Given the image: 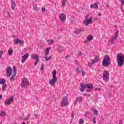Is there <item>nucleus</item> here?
Segmentation results:
<instances>
[{
    "mask_svg": "<svg viewBox=\"0 0 124 124\" xmlns=\"http://www.w3.org/2000/svg\"><path fill=\"white\" fill-rule=\"evenodd\" d=\"M71 117L72 118V119L71 120V121L73 120V118H74V113H72L71 114Z\"/></svg>",
    "mask_w": 124,
    "mask_h": 124,
    "instance_id": "nucleus-42",
    "label": "nucleus"
},
{
    "mask_svg": "<svg viewBox=\"0 0 124 124\" xmlns=\"http://www.w3.org/2000/svg\"><path fill=\"white\" fill-rule=\"evenodd\" d=\"M57 74V70H54L52 72V79L49 80V83L50 86H54L56 85L57 81H58V78L56 76Z\"/></svg>",
    "mask_w": 124,
    "mask_h": 124,
    "instance_id": "nucleus-2",
    "label": "nucleus"
},
{
    "mask_svg": "<svg viewBox=\"0 0 124 124\" xmlns=\"http://www.w3.org/2000/svg\"><path fill=\"white\" fill-rule=\"evenodd\" d=\"M42 11L43 12H45V11H46V9H45V7L42 8Z\"/></svg>",
    "mask_w": 124,
    "mask_h": 124,
    "instance_id": "nucleus-41",
    "label": "nucleus"
},
{
    "mask_svg": "<svg viewBox=\"0 0 124 124\" xmlns=\"http://www.w3.org/2000/svg\"><path fill=\"white\" fill-rule=\"evenodd\" d=\"M111 64V59L108 55L104 56L102 62V65L108 67Z\"/></svg>",
    "mask_w": 124,
    "mask_h": 124,
    "instance_id": "nucleus-1",
    "label": "nucleus"
},
{
    "mask_svg": "<svg viewBox=\"0 0 124 124\" xmlns=\"http://www.w3.org/2000/svg\"><path fill=\"white\" fill-rule=\"evenodd\" d=\"M36 0V1H37V0Z\"/></svg>",
    "mask_w": 124,
    "mask_h": 124,
    "instance_id": "nucleus-61",
    "label": "nucleus"
},
{
    "mask_svg": "<svg viewBox=\"0 0 124 124\" xmlns=\"http://www.w3.org/2000/svg\"><path fill=\"white\" fill-rule=\"evenodd\" d=\"M51 44H53V43H54V40H51Z\"/></svg>",
    "mask_w": 124,
    "mask_h": 124,
    "instance_id": "nucleus-51",
    "label": "nucleus"
},
{
    "mask_svg": "<svg viewBox=\"0 0 124 124\" xmlns=\"http://www.w3.org/2000/svg\"><path fill=\"white\" fill-rule=\"evenodd\" d=\"M119 124H123V121L122 120L119 121Z\"/></svg>",
    "mask_w": 124,
    "mask_h": 124,
    "instance_id": "nucleus-49",
    "label": "nucleus"
},
{
    "mask_svg": "<svg viewBox=\"0 0 124 124\" xmlns=\"http://www.w3.org/2000/svg\"><path fill=\"white\" fill-rule=\"evenodd\" d=\"M11 2L12 9H13V10H15V8L16 7V3H15V0H11Z\"/></svg>",
    "mask_w": 124,
    "mask_h": 124,
    "instance_id": "nucleus-17",
    "label": "nucleus"
},
{
    "mask_svg": "<svg viewBox=\"0 0 124 124\" xmlns=\"http://www.w3.org/2000/svg\"><path fill=\"white\" fill-rule=\"evenodd\" d=\"M0 84L1 85H5V79L3 78L2 80L0 79Z\"/></svg>",
    "mask_w": 124,
    "mask_h": 124,
    "instance_id": "nucleus-25",
    "label": "nucleus"
},
{
    "mask_svg": "<svg viewBox=\"0 0 124 124\" xmlns=\"http://www.w3.org/2000/svg\"><path fill=\"white\" fill-rule=\"evenodd\" d=\"M6 113L4 111H1L0 114V116L1 117H3V116H5Z\"/></svg>",
    "mask_w": 124,
    "mask_h": 124,
    "instance_id": "nucleus-28",
    "label": "nucleus"
},
{
    "mask_svg": "<svg viewBox=\"0 0 124 124\" xmlns=\"http://www.w3.org/2000/svg\"><path fill=\"white\" fill-rule=\"evenodd\" d=\"M6 87H7V85L6 84H3L2 85V91H5V88H6Z\"/></svg>",
    "mask_w": 124,
    "mask_h": 124,
    "instance_id": "nucleus-30",
    "label": "nucleus"
},
{
    "mask_svg": "<svg viewBox=\"0 0 124 124\" xmlns=\"http://www.w3.org/2000/svg\"><path fill=\"white\" fill-rule=\"evenodd\" d=\"M41 70H42V71L44 70V64H42L41 67Z\"/></svg>",
    "mask_w": 124,
    "mask_h": 124,
    "instance_id": "nucleus-37",
    "label": "nucleus"
},
{
    "mask_svg": "<svg viewBox=\"0 0 124 124\" xmlns=\"http://www.w3.org/2000/svg\"><path fill=\"white\" fill-rule=\"evenodd\" d=\"M15 76H16V75L13 74V75L12 76V77H11V78H10V81H13V80H14V79H15L14 77H15Z\"/></svg>",
    "mask_w": 124,
    "mask_h": 124,
    "instance_id": "nucleus-32",
    "label": "nucleus"
},
{
    "mask_svg": "<svg viewBox=\"0 0 124 124\" xmlns=\"http://www.w3.org/2000/svg\"><path fill=\"white\" fill-rule=\"evenodd\" d=\"M78 55L82 57V56H83V53H82V52H79Z\"/></svg>",
    "mask_w": 124,
    "mask_h": 124,
    "instance_id": "nucleus-46",
    "label": "nucleus"
},
{
    "mask_svg": "<svg viewBox=\"0 0 124 124\" xmlns=\"http://www.w3.org/2000/svg\"><path fill=\"white\" fill-rule=\"evenodd\" d=\"M77 100L76 99V100L74 102V105H76L77 104Z\"/></svg>",
    "mask_w": 124,
    "mask_h": 124,
    "instance_id": "nucleus-48",
    "label": "nucleus"
},
{
    "mask_svg": "<svg viewBox=\"0 0 124 124\" xmlns=\"http://www.w3.org/2000/svg\"><path fill=\"white\" fill-rule=\"evenodd\" d=\"M15 124H17V123H16Z\"/></svg>",
    "mask_w": 124,
    "mask_h": 124,
    "instance_id": "nucleus-62",
    "label": "nucleus"
},
{
    "mask_svg": "<svg viewBox=\"0 0 124 124\" xmlns=\"http://www.w3.org/2000/svg\"><path fill=\"white\" fill-rule=\"evenodd\" d=\"M84 95H85V96H91V94L85 93Z\"/></svg>",
    "mask_w": 124,
    "mask_h": 124,
    "instance_id": "nucleus-45",
    "label": "nucleus"
},
{
    "mask_svg": "<svg viewBox=\"0 0 124 124\" xmlns=\"http://www.w3.org/2000/svg\"><path fill=\"white\" fill-rule=\"evenodd\" d=\"M13 37H16V36H14Z\"/></svg>",
    "mask_w": 124,
    "mask_h": 124,
    "instance_id": "nucleus-60",
    "label": "nucleus"
},
{
    "mask_svg": "<svg viewBox=\"0 0 124 124\" xmlns=\"http://www.w3.org/2000/svg\"><path fill=\"white\" fill-rule=\"evenodd\" d=\"M67 2V0H63L62 3V6L64 7L66 4Z\"/></svg>",
    "mask_w": 124,
    "mask_h": 124,
    "instance_id": "nucleus-29",
    "label": "nucleus"
},
{
    "mask_svg": "<svg viewBox=\"0 0 124 124\" xmlns=\"http://www.w3.org/2000/svg\"><path fill=\"white\" fill-rule=\"evenodd\" d=\"M63 50V47L61 46H59L57 48V51L59 52V53H62Z\"/></svg>",
    "mask_w": 124,
    "mask_h": 124,
    "instance_id": "nucleus-19",
    "label": "nucleus"
},
{
    "mask_svg": "<svg viewBox=\"0 0 124 124\" xmlns=\"http://www.w3.org/2000/svg\"><path fill=\"white\" fill-rule=\"evenodd\" d=\"M81 72L82 76H85V75L86 74V72H85V71H84V70H81Z\"/></svg>",
    "mask_w": 124,
    "mask_h": 124,
    "instance_id": "nucleus-36",
    "label": "nucleus"
},
{
    "mask_svg": "<svg viewBox=\"0 0 124 124\" xmlns=\"http://www.w3.org/2000/svg\"><path fill=\"white\" fill-rule=\"evenodd\" d=\"M0 55H3V51H0Z\"/></svg>",
    "mask_w": 124,
    "mask_h": 124,
    "instance_id": "nucleus-47",
    "label": "nucleus"
},
{
    "mask_svg": "<svg viewBox=\"0 0 124 124\" xmlns=\"http://www.w3.org/2000/svg\"><path fill=\"white\" fill-rule=\"evenodd\" d=\"M92 21H93V17H91L90 19H86L85 21L83 22V23L85 26H89V24H90V23H91Z\"/></svg>",
    "mask_w": 124,
    "mask_h": 124,
    "instance_id": "nucleus-15",
    "label": "nucleus"
},
{
    "mask_svg": "<svg viewBox=\"0 0 124 124\" xmlns=\"http://www.w3.org/2000/svg\"><path fill=\"white\" fill-rule=\"evenodd\" d=\"M91 8H95V9H98V5L96 3H95L94 4L91 5Z\"/></svg>",
    "mask_w": 124,
    "mask_h": 124,
    "instance_id": "nucleus-18",
    "label": "nucleus"
},
{
    "mask_svg": "<svg viewBox=\"0 0 124 124\" xmlns=\"http://www.w3.org/2000/svg\"><path fill=\"white\" fill-rule=\"evenodd\" d=\"M69 57V55H67L66 56L65 58L67 59V58H68Z\"/></svg>",
    "mask_w": 124,
    "mask_h": 124,
    "instance_id": "nucleus-54",
    "label": "nucleus"
},
{
    "mask_svg": "<svg viewBox=\"0 0 124 124\" xmlns=\"http://www.w3.org/2000/svg\"><path fill=\"white\" fill-rule=\"evenodd\" d=\"M117 58L118 65L121 67L124 63V57L123 56L122 54H118Z\"/></svg>",
    "mask_w": 124,
    "mask_h": 124,
    "instance_id": "nucleus-4",
    "label": "nucleus"
},
{
    "mask_svg": "<svg viewBox=\"0 0 124 124\" xmlns=\"http://www.w3.org/2000/svg\"><path fill=\"white\" fill-rule=\"evenodd\" d=\"M81 31H82V30H79V29H76L74 32L75 34H79L81 33Z\"/></svg>",
    "mask_w": 124,
    "mask_h": 124,
    "instance_id": "nucleus-20",
    "label": "nucleus"
},
{
    "mask_svg": "<svg viewBox=\"0 0 124 124\" xmlns=\"http://www.w3.org/2000/svg\"><path fill=\"white\" fill-rule=\"evenodd\" d=\"M119 31H120L119 30H116V31L114 34V36L112 37V38L108 42V43L109 44H110V45H113V44H114L115 40H117Z\"/></svg>",
    "mask_w": 124,
    "mask_h": 124,
    "instance_id": "nucleus-5",
    "label": "nucleus"
},
{
    "mask_svg": "<svg viewBox=\"0 0 124 124\" xmlns=\"http://www.w3.org/2000/svg\"><path fill=\"white\" fill-rule=\"evenodd\" d=\"M93 39V37L92 35L88 36L87 37V41H92Z\"/></svg>",
    "mask_w": 124,
    "mask_h": 124,
    "instance_id": "nucleus-22",
    "label": "nucleus"
},
{
    "mask_svg": "<svg viewBox=\"0 0 124 124\" xmlns=\"http://www.w3.org/2000/svg\"><path fill=\"white\" fill-rule=\"evenodd\" d=\"M25 86L29 87V81L28 80V79H27V78H24L22 80V84L21 85V87L22 88H24Z\"/></svg>",
    "mask_w": 124,
    "mask_h": 124,
    "instance_id": "nucleus-10",
    "label": "nucleus"
},
{
    "mask_svg": "<svg viewBox=\"0 0 124 124\" xmlns=\"http://www.w3.org/2000/svg\"><path fill=\"white\" fill-rule=\"evenodd\" d=\"M7 14H8L9 16H10V14H9V12H8V13H7Z\"/></svg>",
    "mask_w": 124,
    "mask_h": 124,
    "instance_id": "nucleus-55",
    "label": "nucleus"
},
{
    "mask_svg": "<svg viewBox=\"0 0 124 124\" xmlns=\"http://www.w3.org/2000/svg\"><path fill=\"white\" fill-rule=\"evenodd\" d=\"M34 116L35 117V118H37V114H34Z\"/></svg>",
    "mask_w": 124,
    "mask_h": 124,
    "instance_id": "nucleus-53",
    "label": "nucleus"
},
{
    "mask_svg": "<svg viewBox=\"0 0 124 124\" xmlns=\"http://www.w3.org/2000/svg\"><path fill=\"white\" fill-rule=\"evenodd\" d=\"M109 72L105 71L103 75V79L104 81H108L109 80Z\"/></svg>",
    "mask_w": 124,
    "mask_h": 124,
    "instance_id": "nucleus-8",
    "label": "nucleus"
},
{
    "mask_svg": "<svg viewBox=\"0 0 124 124\" xmlns=\"http://www.w3.org/2000/svg\"><path fill=\"white\" fill-rule=\"evenodd\" d=\"M14 101V97L12 96L9 99L5 101V105H10L12 102Z\"/></svg>",
    "mask_w": 124,
    "mask_h": 124,
    "instance_id": "nucleus-12",
    "label": "nucleus"
},
{
    "mask_svg": "<svg viewBox=\"0 0 124 124\" xmlns=\"http://www.w3.org/2000/svg\"><path fill=\"white\" fill-rule=\"evenodd\" d=\"M8 54L10 55V56H11L12 54H13V49L12 48H10L8 50Z\"/></svg>",
    "mask_w": 124,
    "mask_h": 124,
    "instance_id": "nucleus-24",
    "label": "nucleus"
},
{
    "mask_svg": "<svg viewBox=\"0 0 124 124\" xmlns=\"http://www.w3.org/2000/svg\"><path fill=\"white\" fill-rule=\"evenodd\" d=\"M6 75L7 77H10L12 75V68L11 67L9 66L7 68Z\"/></svg>",
    "mask_w": 124,
    "mask_h": 124,
    "instance_id": "nucleus-11",
    "label": "nucleus"
},
{
    "mask_svg": "<svg viewBox=\"0 0 124 124\" xmlns=\"http://www.w3.org/2000/svg\"><path fill=\"white\" fill-rule=\"evenodd\" d=\"M68 104V99L67 97H63L62 99V101L61 103V106L62 107L63 106H66Z\"/></svg>",
    "mask_w": 124,
    "mask_h": 124,
    "instance_id": "nucleus-7",
    "label": "nucleus"
},
{
    "mask_svg": "<svg viewBox=\"0 0 124 124\" xmlns=\"http://www.w3.org/2000/svg\"><path fill=\"white\" fill-rule=\"evenodd\" d=\"M89 115H91V113L90 111H87L85 114V117H86V118H88V116H89Z\"/></svg>",
    "mask_w": 124,
    "mask_h": 124,
    "instance_id": "nucleus-31",
    "label": "nucleus"
},
{
    "mask_svg": "<svg viewBox=\"0 0 124 124\" xmlns=\"http://www.w3.org/2000/svg\"><path fill=\"white\" fill-rule=\"evenodd\" d=\"M76 70L78 73H81V71H80V69H79V68H77Z\"/></svg>",
    "mask_w": 124,
    "mask_h": 124,
    "instance_id": "nucleus-40",
    "label": "nucleus"
},
{
    "mask_svg": "<svg viewBox=\"0 0 124 124\" xmlns=\"http://www.w3.org/2000/svg\"><path fill=\"white\" fill-rule=\"evenodd\" d=\"M45 59L46 61H51V60H52V57H47V56H45Z\"/></svg>",
    "mask_w": 124,
    "mask_h": 124,
    "instance_id": "nucleus-27",
    "label": "nucleus"
},
{
    "mask_svg": "<svg viewBox=\"0 0 124 124\" xmlns=\"http://www.w3.org/2000/svg\"><path fill=\"white\" fill-rule=\"evenodd\" d=\"M24 120L27 121V120H28V118H27V117H26V118H24Z\"/></svg>",
    "mask_w": 124,
    "mask_h": 124,
    "instance_id": "nucleus-56",
    "label": "nucleus"
},
{
    "mask_svg": "<svg viewBox=\"0 0 124 124\" xmlns=\"http://www.w3.org/2000/svg\"><path fill=\"white\" fill-rule=\"evenodd\" d=\"M1 58H2V55H0V59H1Z\"/></svg>",
    "mask_w": 124,
    "mask_h": 124,
    "instance_id": "nucleus-57",
    "label": "nucleus"
},
{
    "mask_svg": "<svg viewBox=\"0 0 124 124\" xmlns=\"http://www.w3.org/2000/svg\"><path fill=\"white\" fill-rule=\"evenodd\" d=\"M13 74L14 75H16V73H17V68L16 66H14L13 68Z\"/></svg>",
    "mask_w": 124,
    "mask_h": 124,
    "instance_id": "nucleus-21",
    "label": "nucleus"
},
{
    "mask_svg": "<svg viewBox=\"0 0 124 124\" xmlns=\"http://www.w3.org/2000/svg\"><path fill=\"white\" fill-rule=\"evenodd\" d=\"M50 50V48H47L46 50V53L45 54V56H48L49 55V50Z\"/></svg>",
    "mask_w": 124,
    "mask_h": 124,
    "instance_id": "nucleus-26",
    "label": "nucleus"
},
{
    "mask_svg": "<svg viewBox=\"0 0 124 124\" xmlns=\"http://www.w3.org/2000/svg\"><path fill=\"white\" fill-rule=\"evenodd\" d=\"M2 99V95H0V100Z\"/></svg>",
    "mask_w": 124,
    "mask_h": 124,
    "instance_id": "nucleus-50",
    "label": "nucleus"
},
{
    "mask_svg": "<svg viewBox=\"0 0 124 124\" xmlns=\"http://www.w3.org/2000/svg\"><path fill=\"white\" fill-rule=\"evenodd\" d=\"M93 113L96 116H97V114H98V111L96 109H93Z\"/></svg>",
    "mask_w": 124,
    "mask_h": 124,
    "instance_id": "nucleus-34",
    "label": "nucleus"
},
{
    "mask_svg": "<svg viewBox=\"0 0 124 124\" xmlns=\"http://www.w3.org/2000/svg\"><path fill=\"white\" fill-rule=\"evenodd\" d=\"M92 90H93V89L88 88V89L86 90V92L87 93L91 92H92Z\"/></svg>",
    "mask_w": 124,
    "mask_h": 124,
    "instance_id": "nucleus-39",
    "label": "nucleus"
},
{
    "mask_svg": "<svg viewBox=\"0 0 124 124\" xmlns=\"http://www.w3.org/2000/svg\"><path fill=\"white\" fill-rule=\"evenodd\" d=\"M31 59H33V60H35L36 61L34 64V66H36L37 63L39 62V56L37 55V54H31Z\"/></svg>",
    "mask_w": 124,
    "mask_h": 124,
    "instance_id": "nucleus-6",
    "label": "nucleus"
},
{
    "mask_svg": "<svg viewBox=\"0 0 124 124\" xmlns=\"http://www.w3.org/2000/svg\"><path fill=\"white\" fill-rule=\"evenodd\" d=\"M80 87V91L81 93H84L85 89H86V88L88 89H93V85L92 83L83 84V83H81Z\"/></svg>",
    "mask_w": 124,
    "mask_h": 124,
    "instance_id": "nucleus-3",
    "label": "nucleus"
},
{
    "mask_svg": "<svg viewBox=\"0 0 124 124\" xmlns=\"http://www.w3.org/2000/svg\"><path fill=\"white\" fill-rule=\"evenodd\" d=\"M33 8L35 11H38V8H37L36 5H34Z\"/></svg>",
    "mask_w": 124,
    "mask_h": 124,
    "instance_id": "nucleus-33",
    "label": "nucleus"
},
{
    "mask_svg": "<svg viewBox=\"0 0 124 124\" xmlns=\"http://www.w3.org/2000/svg\"><path fill=\"white\" fill-rule=\"evenodd\" d=\"M14 42L15 43V45H17L18 43H21L19 45L20 46H23V45H24V42H22V40H20L18 38H16V40H14Z\"/></svg>",
    "mask_w": 124,
    "mask_h": 124,
    "instance_id": "nucleus-13",
    "label": "nucleus"
},
{
    "mask_svg": "<svg viewBox=\"0 0 124 124\" xmlns=\"http://www.w3.org/2000/svg\"><path fill=\"white\" fill-rule=\"evenodd\" d=\"M59 18L62 22H64L66 20V16L64 14H61L59 16Z\"/></svg>",
    "mask_w": 124,
    "mask_h": 124,
    "instance_id": "nucleus-14",
    "label": "nucleus"
},
{
    "mask_svg": "<svg viewBox=\"0 0 124 124\" xmlns=\"http://www.w3.org/2000/svg\"><path fill=\"white\" fill-rule=\"evenodd\" d=\"M107 7H109V5L108 4L107 5Z\"/></svg>",
    "mask_w": 124,
    "mask_h": 124,
    "instance_id": "nucleus-58",
    "label": "nucleus"
},
{
    "mask_svg": "<svg viewBox=\"0 0 124 124\" xmlns=\"http://www.w3.org/2000/svg\"><path fill=\"white\" fill-rule=\"evenodd\" d=\"M30 117H31V114H28L27 116L26 117V118H27V119H30Z\"/></svg>",
    "mask_w": 124,
    "mask_h": 124,
    "instance_id": "nucleus-44",
    "label": "nucleus"
},
{
    "mask_svg": "<svg viewBox=\"0 0 124 124\" xmlns=\"http://www.w3.org/2000/svg\"><path fill=\"white\" fill-rule=\"evenodd\" d=\"M76 100L78 101L79 102H81V101H83V98H82L81 96H79L77 97Z\"/></svg>",
    "mask_w": 124,
    "mask_h": 124,
    "instance_id": "nucleus-23",
    "label": "nucleus"
},
{
    "mask_svg": "<svg viewBox=\"0 0 124 124\" xmlns=\"http://www.w3.org/2000/svg\"><path fill=\"white\" fill-rule=\"evenodd\" d=\"M79 124H84V120L82 119H80L79 121Z\"/></svg>",
    "mask_w": 124,
    "mask_h": 124,
    "instance_id": "nucleus-35",
    "label": "nucleus"
},
{
    "mask_svg": "<svg viewBox=\"0 0 124 124\" xmlns=\"http://www.w3.org/2000/svg\"><path fill=\"white\" fill-rule=\"evenodd\" d=\"M99 61V58L98 56H95V58L94 59L91 60L92 63H89V65L91 67L93 66V65L92 64H94V63H96L98 62Z\"/></svg>",
    "mask_w": 124,
    "mask_h": 124,
    "instance_id": "nucleus-9",
    "label": "nucleus"
},
{
    "mask_svg": "<svg viewBox=\"0 0 124 124\" xmlns=\"http://www.w3.org/2000/svg\"><path fill=\"white\" fill-rule=\"evenodd\" d=\"M93 124H96V121H95V118H93Z\"/></svg>",
    "mask_w": 124,
    "mask_h": 124,
    "instance_id": "nucleus-43",
    "label": "nucleus"
},
{
    "mask_svg": "<svg viewBox=\"0 0 124 124\" xmlns=\"http://www.w3.org/2000/svg\"><path fill=\"white\" fill-rule=\"evenodd\" d=\"M27 58H29V53L25 54L22 58L21 62L23 63L27 61Z\"/></svg>",
    "mask_w": 124,
    "mask_h": 124,
    "instance_id": "nucleus-16",
    "label": "nucleus"
},
{
    "mask_svg": "<svg viewBox=\"0 0 124 124\" xmlns=\"http://www.w3.org/2000/svg\"><path fill=\"white\" fill-rule=\"evenodd\" d=\"M88 42L87 41H85V43H87Z\"/></svg>",
    "mask_w": 124,
    "mask_h": 124,
    "instance_id": "nucleus-59",
    "label": "nucleus"
},
{
    "mask_svg": "<svg viewBox=\"0 0 124 124\" xmlns=\"http://www.w3.org/2000/svg\"><path fill=\"white\" fill-rule=\"evenodd\" d=\"M98 15L99 17H100L101 16V14L99 13V14H98Z\"/></svg>",
    "mask_w": 124,
    "mask_h": 124,
    "instance_id": "nucleus-52",
    "label": "nucleus"
},
{
    "mask_svg": "<svg viewBox=\"0 0 124 124\" xmlns=\"http://www.w3.org/2000/svg\"><path fill=\"white\" fill-rule=\"evenodd\" d=\"M119 1L121 2L122 5H124V0H119Z\"/></svg>",
    "mask_w": 124,
    "mask_h": 124,
    "instance_id": "nucleus-38",
    "label": "nucleus"
}]
</instances>
